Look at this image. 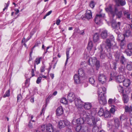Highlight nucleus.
<instances>
[{
	"label": "nucleus",
	"mask_w": 132,
	"mask_h": 132,
	"mask_svg": "<svg viewBox=\"0 0 132 132\" xmlns=\"http://www.w3.org/2000/svg\"><path fill=\"white\" fill-rule=\"evenodd\" d=\"M117 73L115 71H112L111 72V77H114L117 75Z\"/></svg>",
	"instance_id": "53"
},
{
	"label": "nucleus",
	"mask_w": 132,
	"mask_h": 132,
	"mask_svg": "<svg viewBox=\"0 0 132 132\" xmlns=\"http://www.w3.org/2000/svg\"><path fill=\"white\" fill-rule=\"evenodd\" d=\"M114 38L112 35H110V38L107 39L106 41V45L109 48H111L116 46V42L114 41Z\"/></svg>",
	"instance_id": "3"
},
{
	"label": "nucleus",
	"mask_w": 132,
	"mask_h": 132,
	"mask_svg": "<svg viewBox=\"0 0 132 132\" xmlns=\"http://www.w3.org/2000/svg\"><path fill=\"white\" fill-rule=\"evenodd\" d=\"M104 116L105 118H109L111 116L110 112L108 111H105V113L104 114Z\"/></svg>",
	"instance_id": "35"
},
{
	"label": "nucleus",
	"mask_w": 132,
	"mask_h": 132,
	"mask_svg": "<svg viewBox=\"0 0 132 132\" xmlns=\"http://www.w3.org/2000/svg\"><path fill=\"white\" fill-rule=\"evenodd\" d=\"M126 68L129 70H132V66L131 63L128 62L127 63Z\"/></svg>",
	"instance_id": "33"
},
{
	"label": "nucleus",
	"mask_w": 132,
	"mask_h": 132,
	"mask_svg": "<svg viewBox=\"0 0 132 132\" xmlns=\"http://www.w3.org/2000/svg\"><path fill=\"white\" fill-rule=\"evenodd\" d=\"M116 80L117 82L121 83L123 82L124 80L123 76L122 75H119L116 77Z\"/></svg>",
	"instance_id": "14"
},
{
	"label": "nucleus",
	"mask_w": 132,
	"mask_h": 132,
	"mask_svg": "<svg viewBox=\"0 0 132 132\" xmlns=\"http://www.w3.org/2000/svg\"><path fill=\"white\" fill-rule=\"evenodd\" d=\"M118 90L120 93H122L123 91V87L121 86L120 85H119L118 87Z\"/></svg>",
	"instance_id": "45"
},
{
	"label": "nucleus",
	"mask_w": 132,
	"mask_h": 132,
	"mask_svg": "<svg viewBox=\"0 0 132 132\" xmlns=\"http://www.w3.org/2000/svg\"><path fill=\"white\" fill-rule=\"evenodd\" d=\"M15 14H17L19 12V10L17 9H15Z\"/></svg>",
	"instance_id": "64"
},
{
	"label": "nucleus",
	"mask_w": 132,
	"mask_h": 132,
	"mask_svg": "<svg viewBox=\"0 0 132 132\" xmlns=\"http://www.w3.org/2000/svg\"><path fill=\"white\" fill-rule=\"evenodd\" d=\"M122 99L124 103H127L129 101V97L128 96L125 94L123 95Z\"/></svg>",
	"instance_id": "24"
},
{
	"label": "nucleus",
	"mask_w": 132,
	"mask_h": 132,
	"mask_svg": "<svg viewBox=\"0 0 132 132\" xmlns=\"http://www.w3.org/2000/svg\"><path fill=\"white\" fill-rule=\"evenodd\" d=\"M88 62L90 65H95L96 69L97 70L100 67V63L99 61H97L95 57L90 58L88 60Z\"/></svg>",
	"instance_id": "4"
},
{
	"label": "nucleus",
	"mask_w": 132,
	"mask_h": 132,
	"mask_svg": "<svg viewBox=\"0 0 132 132\" xmlns=\"http://www.w3.org/2000/svg\"><path fill=\"white\" fill-rule=\"evenodd\" d=\"M96 113L95 111L93 112H92L90 113V115L89 113L84 111L81 114V118L77 119L76 122L78 124L81 125L85 121H86L89 125H94L96 123V120L95 117Z\"/></svg>",
	"instance_id": "1"
},
{
	"label": "nucleus",
	"mask_w": 132,
	"mask_h": 132,
	"mask_svg": "<svg viewBox=\"0 0 132 132\" xmlns=\"http://www.w3.org/2000/svg\"><path fill=\"white\" fill-rule=\"evenodd\" d=\"M63 121V122H64V126H68L69 125L70 122H69L67 120H64Z\"/></svg>",
	"instance_id": "49"
},
{
	"label": "nucleus",
	"mask_w": 132,
	"mask_h": 132,
	"mask_svg": "<svg viewBox=\"0 0 132 132\" xmlns=\"http://www.w3.org/2000/svg\"><path fill=\"white\" fill-rule=\"evenodd\" d=\"M93 41L94 42H97L99 40V35L98 34L96 33L93 37Z\"/></svg>",
	"instance_id": "27"
},
{
	"label": "nucleus",
	"mask_w": 132,
	"mask_h": 132,
	"mask_svg": "<svg viewBox=\"0 0 132 132\" xmlns=\"http://www.w3.org/2000/svg\"><path fill=\"white\" fill-rule=\"evenodd\" d=\"M123 81V86L126 87L128 86L130 83L129 80L128 79H124Z\"/></svg>",
	"instance_id": "22"
},
{
	"label": "nucleus",
	"mask_w": 132,
	"mask_h": 132,
	"mask_svg": "<svg viewBox=\"0 0 132 132\" xmlns=\"http://www.w3.org/2000/svg\"><path fill=\"white\" fill-rule=\"evenodd\" d=\"M28 127L30 128H32V124L30 122L28 124Z\"/></svg>",
	"instance_id": "63"
},
{
	"label": "nucleus",
	"mask_w": 132,
	"mask_h": 132,
	"mask_svg": "<svg viewBox=\"0 0 132 132\" xmlns=\"http://www.w3.org/2000/svg\"><path fill=\"white\" fill-rule=\"evenodd\" d=\"M40 44V43H39L38 42H36V43L35 44L34 46L33 47V48H32L33 49L34 47L38 46Z\"/></svg>",
	"instance_id": "62"
},
{
	"label": "nucleus",
	"mask_w": 132,
	"mask_h": 132,
	"mask_svg": "<svg viewBox=\"0 0 132 132\" xmlns=\"http://www.w3.org/2000/svg\"><path fill=\"white\" fill-rule=\"evenodd\" d=\"M89 81L92 85H94L95 81L93 77H91L89 78Z\"/></svg>",
	"instance_id": "37"
},
{
	"label": "nucleus",
	"mask_w": 132,
	"mask_h": 132,
	"mask_svg": "<svg viewBox=\"0 0 132 132\" xmlns=\"http://www.w3.org/2000/svg\"><path fill=\"white\" fill-rule=\"evenodd\" d=\"M119 71L121 73H125V66L121 65L119 68Z\"/></svg>",
	"instance_id": "32"
},
{
	"label": "nucleus",
	"mask_w": 132,
	"mask_h": 132,
	"mask_svg": "<svg viewBox=\"0 0 132 132\" xmlns=\"http://www.w3.org/2000/svg\"><path fill=\"white\" fill-rule=\"evenodd\" d=\"M85 14V16L82 15L81 17L78 18V19H80L81 18L83 20H85L86 18L88 20L92 18V14L90 10H87Z\"/></svg>",
	"instance_id": "8"
},
{
	"label": "nucleus",
	"mask_w": 132,
	"mask_h": 132,
	"mask_svg": "<svg viewBox=\"0 0 132 132\" xmlns=\"http://www.w3.org/2000/svg\"><path fill=\"white\" fill-rule=\"evenodd\" d=\"M93 46V43L91 40H89L88 45L87 49L89 51H90Z\"/></svg>",
	"instance_id": "26"
},
{
	"label": "nucleus",
	"mask_w": 132,
	"mask_h": 132,
	"mask_svg": "<svg viewBox=\"0 0 132 132\" xmlns=\"http://www.w3.org/2000/svg\"><path fill=\"white\" fill-rule=\"evenodd\" d=\"M131 33L132 32L130 29L127 30H126L125 32L123 34V36L125 37H128L132 35Z\"/></svg>",
	"instance_id": "19"
},
{
	"label": "nucleus",
	"mask_w": 132,
	"mask_h": 132,
	"mask_svg": "<svg viewBox=\"0 0 132 132\" xmlns=\"http://www.w3.org/2000/svg\"><path fill=\"white\" fill-rule=\"evenodd\" d=\"M76 31L77 32H79V34L80 35H84V31L83 30L80 31L79 32V29L77 28H76L75 29V31Z\"/></svg>",
	"instance_id": "42"
},
{
	"label": "nucleus",
	"mask_w": 132,
	"mask_h": 132,
	"mask_svg": "<svg viewBox=\"0 0 132 132\" xmlns=\"http://www.w3.org/2000/svg\"><path fill=\"white\" fill-rule=\"evenodd\" d=\"M63 113V110L62 107L60 106L57 108L56 110V113L58 116L61 115Z\"/></svg>",
	"instance_id": "15"
},
{
	"label": "nucleus",
	"mask_w": 132,
	"mask_h": 132,
	"mask_svg": "<svg viewBox=\"0 0 132 132\" xmlns=\"http://www.w3.org/2000/svg\"><path fill=\"white\" fill-rule=\"evenodd\" d=\"M17 98L18 101H20L22 98V97L21 94H19L17 96Z\"/></svg>",
	"instance_id": "55"
},
{
	"label": "nucleus",
	"mask_w": 132,
	"mask_h": 132,
	"mask_svg": "<svg viewBox=\"0 0 132 132\" xmlns=\"http://www.w3.org/2000/svg\"><path fill=\"white\" fill-rule=\"evenodd\" d=\"M131 108H130L129 107L127 106H125V112H129L130 111L131 109Z\"/></svg>",
	"instance_id": "47"
},
{
	"label": "nucleus",
	"mask_w": 132,
	"mask_h": 132,
	"mask_svg": "<svg viewBox=\"0 0 132 132\" xmlns=\"http://www.w3.org/2000/svg\"><path fill=\"white\" fill-rule=\"evenodd\" d=\"M47 132H54V129L52 125L49 123L47 125Z\"/></svg>",
	"instance_id": "18"
},
{
	"label": "nucleus",
	"mask_w": 132,
	"mask_h": 132,
	"mask_svg": "<svg viewBox=\"0 0 132 132\" xmlns=\"http://www.w3.org/2000/svg\"><path fill=\"white\" fill-rule=\"evenodd\" d=\"M101 36L103 39L106 38L108 36L107 31L106 30L103 31L101 34Z\"/></svg>",
	"instance_id": "20"
},
{
	"label": "nucleus",
	"mask_w": 132,
	"mask_h": 132,
	"mask_svg": "<svg viewBox=\"0 0 132 132\" xmlns=\"http://www.w3.org/2000/svg\"><path fill=\"white\" fill-rule=\"evenodd\" d=\"M120 22H118V23H113L112 24V26L114 28L118 30L120 29Z\"/></svg>",
	"instance_id": "21"
},
{
	"label": "nucleus",
	"mask_w": 132,
	"mask_h": 132,
	"mask_svg": "<svg viewBox=\"0 0 132 132\" xmlns=\"http://www.w3.org/2000/svg\"><path fill=\"white\" fill-rule=\"evenodd\" d=\"M45 67L44 65H43L40 68V71L41 72H43L45 71Z\"/></svg>",
	"instance_id": "57"
},
{
	"label": "nucleus",
	"mask_w": 132,
	"mask_h": 132,
	"mask_svg": "<svg viewBox=\"0 0 132 132\" xmlns=\"http://www.w3.org/2000/svg\"><path fill=\"white\" fill-rule=\"evenodd\" d=\"M100 54V57L102 59L104 58L106 56V54L105 52L102 50L101 51Z\"/></svg>",
	"instance_id": "30"
},
{
	"label": "nucleus",
	"mask_w": 132,
	"mask_h": 132,
	"mask_svg": "<svg viewBox=\"0 0 132 132\" xmlns=\"http://www.w3.org/2000/svg\"><path fill=\"white\" fill-rule=\"evenodd\" d=\"M117 62H114L113 63V69H114L115 70H116L117 68Z\"/></svg>",
	"instance_id": "58"
},
{
	"label": "nucleus",
	"mask_w": 132,
	"mask_h": 132,
	"mask_svg": "<svg viewBox=\"0 0 132 132\" xmlns=\"http://www.w3.org/2000/svg\"><path fill=\"white\" fill-rule=\"evenodd\" d=\"M75 95L73 93H70L68 96V100L70 102H71L75 100Z\"/></svg>",
	"instance_id": "13"
},
{
	"label": "nucleus",
	"mask_w": 132,
	"mask_h": 132,
	"mask_svg": "<svg viewBox=\"0 0 132 132\" xmlns=\"http://www.w3.org/2000/svg\"><path fill=\"white\" fill-rule=\"evenodd\" d=\"M115 107L113 105L112 107L110 110V111L111 113H113L114 112L115 110Z\"/></svg>",
	"instance_id": "50"
},
{
	"label": "nucleus",
	"mask_w": 132,
	"mask_h": 132,
	"mask_svg": "<svg viewBox=\"0 0 132 132\" xmlns=\"http://www.w3.org/2000/svg\"><path fill=\"white\" fill-rule=\"evenodd\" d=\"M89 6L92 8H93L94 7L95 4L94 2L93 1H91L89 4Z\"/></svg>",
	"instance_id": "54"
},
{
	"label": "nucleus",
	"mask_w": 132,
	"mask_h": 132,
	"mask_svg": "<svg viewBox=\"0 0 132 132\" xmlns=\"http://www.w3.org/2000/svg\"><path fill=\"white\" fill-rule=\"evenodd\" d=\"M92 106V105L90 103L88 102L85 103L84 104V108L86 110L90 109Z\"/></svg>",
	"instance_id": "23"
},
{
	"label": "nucleus",
	"mask_w": 132,
	"mask_h": 132,
	"mask_svg": "<svg viewBox=\"0 0 132 132\" xmlns=\"http://www.w3.org/2000/svg\"><path fill=\"white\" fill-rule=\"evenodd\" d=\"M127 27H128L129 29L132 30V24H127Z\"/></svg>",
	"instance_id": "61"
},
{
	"label": "nucleus",
	"mask_w": 132,
	"mask_h": 132,
	"mask_svg": "<svg viewBox=\"0 0 132 132\" xmlns=\"http://www.w3.org/2000/svg\"><path fill=\"white\" fill-rule=\"evenodd\" d=\"M42 58L41 57L37 58L35 60V63L37 65L40 63V60Z\"/></svg>",
	"instance_id": "46"
},
{
	"label": "nucleus",
	"mask_w": 132,
	"mask_h": 132,
	"mask_svg": "<svg viewBox=\"0 0 132 132\" xmlns=\"http://www.w3.org/2000/svg\"><path fill=\"white\" fill-rule=\"evenodd\" d=\"M76 130L77 132H89L88 127L84 125H78L77 126Z\"/></svg>",
	"instance_id": "6"
},
{
	"label": "nucleus",
	"mask_w": 132,
	"mask_h": 132,
	"mask_svg": "<svg viewBox=\"0 0 132 132\" xmlns=\"http://www.w3.org/2000/svg\"><path fill=\"white\" fill-rule=\"evenodd\" d=\"M47 125H43L41 127V130L44 132H47Z\"/></svg>",
	"instance_id": "36"
},
{
	"label": "nucleus",
	"mask_w": 132,
	"mask_h": 132,
	"mask_svg": "<svg viewBox=\"0 0 132 132\" xmlns=\"http://www.w3.org/2000/svg\"><path fill=\"white\" fill-rule=\"evenodd\" d=\"M10 95V90L9 89L6 92L5 94L3 96L4 98H5L6 97H8Z\"/></svg>",
	"instance_id": "41"
},
{
	"label": "nucleus",
	"mask_w": 132,
	"mask_h": 132,
	"mask_svg": "<svg viewBox=\"0 0 132 132\" xmlns=\"http://www.w3.org/2000/svg\"><path fill=\"white\" fill-rule=\"evenodd\" d=\"M114 56L115 58V61L117 62L119 60V58L120 56V53L119 51H117L115 52L114 54Z\"/></svg>",
	"instance_id": "17"
},
{
	"label": "nucleus",
	"mask_w": 132,
	"mask_h": 132,
	"mask_svg": "<svg viewBox=\"0 0 132 132\" xmlns=\"http://www.w3.org/2000/svg\"><path fill=\"white\" fill-rule=\"evenodd\" d=\"M100 87L98 88V96H100V95H101L103 96V95H104V93H103L102 90H100Z\"/></svg>",
	"instance_id": "44"
},
{
	"label": "nucleus",
	"mask_w": 132,
	"mask_h": 132,
	"mask_svg": "<svg viewBox=\"0 0 132 132\" xmlns=\"http://www.w3.org/2000/svg\"><path fill=\"white\" fill-rule=\"evenodd\" d=\"M98 114L100 116H103L104 114V111L103 109L102 108H100Z\"/></svg>",
	"instance_id": "31"
},
{
	"label": "nucleus",
	"mask_w": 132,
	"mask_h": 132,
	"mask_svg": "<svg viewBox=\"0 0 132 132\" xmlns=\"http://www.w3.org/2000/svg\"><path fill=\"white\" fill-rule=\"evenodd\" d=\"M98 100L100 103L102 105H104L106 103V100L105 98L104 95L103 96L100 95L98 97Z\"/></svg>",
	"instance_id": "10"
},
{
	"label": "nucleus",
	"mask_w": 132,
	"mask_h": 132,
	"mask_svg": "<svg viewBox=\"0 0 132 132\" xmlns=\"http://www.w3.org/2000/svg\"><path fill=\"white\" fill-rule=\"evenodd\" d=\"M66 56H67V59L66 62L65 63V65H66L67 63L68 59L69 58V51H67L66 52Z\"/></svg>",
	"instance_id": "43"
},
{
	"label": "nucleus",
	"mask_w": 132,
	"mask_h": 132,
	"mask_svg": "<svg viewBox=\"0 0 132 132\" xmlns=\"http://www.w3.org/2000/svg\"><path fill=\"white\" fill-rule=\"evenodd\" d=\"M60 102L63 104H66L67 103V101L65 98H62L61 99Z\"/></svg>",
	"instance_id": "39"
},
{
	"label": "nucleus",
	"mask_w": 132,
	"mask_h": 132,
	"mask_svg": "<svg viewBox=\"0 0 132 132\" xmlns=\"http://www.w3.org/2000/svg\"><path fill=\"white\" fill-rule=\"evenodd\" d=\"M100 90H102L103 93H104V94L105 93V91L106 90V88L104 87H100Z\"/></svg>",
	"instance_id": "59"
},
{
	"label": "nucleus",
	"mask_w": 132,
	"mask_h": 132,
	"mask_svg": "<svg viewBox=\"0 0 132 132\" xmlns=\"http://www.w3.org/2000/svg\"><path fill=\"white\" fill-rule=\"evenodd\" d=\"M117 11V12L115 14V15H116L118 17V18H120L121 17L122 14V12L121 11L119 12L118 10Z\"/></svg>",
	"instance_id": "40"
},
{
	"label": "nucleus",
	"mask_w": 132,
	"mask_h": 132,
	"mask_svg": "<svg viewBox=\"0 0 132 132\" xmlns=\"http://www.w3.org/2000/svg\"><path fill=\"white\" fill-rule=\"evenodd\" d=\"M96 124V123L94 125H92L94 126L92 129L93 132H98V128L97 126H95Z\"/></svg>",
	"instance_id": "34"
},
{
	"label": "nucleus",
	"mask_w": 132,
	"mask_h": 132,
	"mask_svg": "<svg viewBox=\"0 0 132 132\" xmlns=\"http://www.w3.org/2000/svg\"><path fill=\"white\" fill-rule=\"evenodd\" d=\"M128 49L132 50V43H130L128 44L127 46Z\"/></svg>",
	"instance_id": "52"
},
{
	"label": "nucleus",
	"mask_w": 132,
	"mask_h": 132,
	"mask_svg": "<svg viewBox=\"0 0 132 132\" xmlns=\"http://www.w3.org/2000/svg\"><path fill=\"white\" fill-rule=\"evenodd\" d=\"M42 79V77L41 76H40L38 78L36 81L37 83L39 84L40 82Z\"/></svg>",
	"instance_id": "56"
},
{
	"label": "nucleus",
	"mask_w": 132,
	"mask_h": 132,
	"mask_svg": "<svg viewBox=\"0 0 132 132\" xmlns=\"http://www.w3.org/2000/svg\"><path fill=\"white\" fill-rule=\"evenodd\" d=\"M58 127L60 129H61L65 127L63 121L60 120V121L58 122Z\"/></svg>",
	"instance_id": "29"
},
{
	"label": "nucleus",
	"mask_w": 132,
	"mask_h": 132,
	"mask_svg": "<svg viewBox=\"0 0 132 132\" xmlns=\"http://www.w3.org/2000/svg\"><path fill=\"white\" fill-rule=\"evenodd\" d=\"M123 14L124 16L126 17L128 19H130V12L128 10L125 11L123 12Z\"/></svg>",
	"instance_id": "25"
},
{
	"label": "nucleus",
	"mask_w": 132,
	"mask_h": 132,
	"mask_svg": "<svg viewBox=\"0 0 132 132\" xmlns=\"http://www.w3.org/2000/svg\"><path fill=\"white\" fill-rule=\"evenodd\" d=\"M106 12H108L110 16L113 17L115 15L116 13L117 12V9L116 7H113V6L111 4L109 5L108 6L105 8Z\"/></svg>",
	"instance_id": "2"
},
{
	"label": "nucleus",
	"mask_w": 132,
	"mask_h": 132,
	"mask_svg": "<svg viewBox=\"0 0 132 132\" xmlns=\"http://www.w3.org/2000/svg\"><path fill=\"white\" fill-rule=\"evenodd\" d=\"M75 105L78 108H80L82 105V102L80 100L77 98H75Z\"/></svg>",
	"instance_id": "12"
},
{
	"label": "nucleus",
	"mask_w": 132,
	"mask_h": 132,
	"mask_svg": "<svg viewBox=\"0 0 132 132\" xmlns=\"http://www.w3.org/2000/svg\"><path fill=\"white\" fill-rule=\"evenodd\" d=\"M116 0H116V2L117 4L118 3H119V4L122 6L126 4V2L125 1L123 0L120 1V0H119L118 1H117Z\"/></svg>",
	"instance_id": "38"
},
{
	"label": "nucleus",
	"mask_w": 132,
	"mask_h": 132,
	"mask_svg": "<svg viewBox=\"0 0 132 132\" xmlns=\"http://www.w3.org/2000/svg\"><path fill=\"white\" fill-rule=\"evenodd\" d=\"M79 76L81 78H83L85 77V73L83 69L82 68H80L78 70Z\"/></svg>",
	"instance_id": "16"
},
{
	"label": "nucleus",
	"mask_w": 132,
	"mask_h": 132,
	"mask_svg": "<svg viewBox=\"0 0 132 132\" xmlns=\"http://www.w3.org/2000/svg\"><path fill=\"white\" fill-rule=\"evenodd\" d=\"M125 52L128 56H130L132 54V53L131 51L130 50H126Z\"/></svg>",
	"instance_id": "48"
},
{
	"label": "nucleus",
	"mask_w": 132,
	"mask_h": 132,
	"mask_svg": "<svg viewBox=\"0 0 132 132\" xmlns=\"http://www.w3.org/2000/svg\"><path fill=\"white\" fill-rule=\"evenodd\" d=\"M114 125L109 124H108L107 125L108 127L113 131H114L116 129L118 128L120 124V122L118 118H115L114 120Z\"/></svg>",
	"instance_id": "5"
},
{
	"label": "nucleus",
	"mask_w": 132,
	"mask_h": 132,
	"mask_svg": "<svg viewBox=\"0 0 132 132\" xmlns=\"http://www.w3.org/2000/svg\"><path fill=\"white\" fill-rule=\"evenodd\" d=\"M83 78L77 74H75L74 76V82L77 84L80 83Z\"/></svg>",
	"instance_id": "11"
},
{
	"label": "nucleus",
	"mask_w": 132,
	"mask_h": 132,
	"mask_svg": "<svg viewBox=\"0 0 132 132\" xmlns=\"http://www.w3.org/2000/svg\"><path fill=\"white\" fill-rule=\"evenodd\" d=\"M98 79L99 82L102 84L106 83L107 81V78L106 76L103 74H100L98 77Z\"/></svg>",
	"instance_id": "9"
},
{
	"label": "nucleus",
	"mask_w": 132,
	"mask_h": 132,
	"mask_svg": "<svg viewBox=\"0 0 132 132\" xmlns=\"http://www.w3.org/2000/svg\"><path fill=\"white\" fill-rule=\"evenodd\" d=\"M126 117L124 115H122L120 117V120L121 121H122L125 120L126 118Z\"/></svg>",
	"instance_id": "51"
},
{
	"label": "nucleus",
	"mask_w": 132,
	"mask_h": 132,
	"mask_svg": "<svg viewBox=\"0 0 132 132\" xmlns=\"http://www.w3.org/2000/svg\"><path fill=\"white\" fill-rule=\"evenodd\" d=\"M105 14L101 13L96 14L95 19V21L97 24H99L101 22L102 19L105 17Z\"/></svg>",
	"instance_id": "7"
},
{
	"label": "nucleus",
	"mask_w": 132,
	"mask_h": 132,
	"mask_svg": "<svg viewBox=\"0 0 132 132\" xmlns=\"http://www.w3.org/2000/svg\"><path fill=\"white\" fill-rule=\"evenodd\" d=\"M120 62L122 65H125L127 62V59L123 56H121Z\"/></svg>",
	"instance_id": "28"
},
{
	"label": "nucleus",
	"mask_w": 132,
	"mask_h": 132,
	"mask_svg": "<svg viewBox=\"0 0 132 132\" xmlns=\"http://www.w3.org/2000/svg\"><path fill=\"white\" fill-rule=\"evenodd\" d=\"M112 98H110L108 101V103L109 104H111L114 102Z\"/></svg>",
	"instance_id": "60"
}]
</instances>
